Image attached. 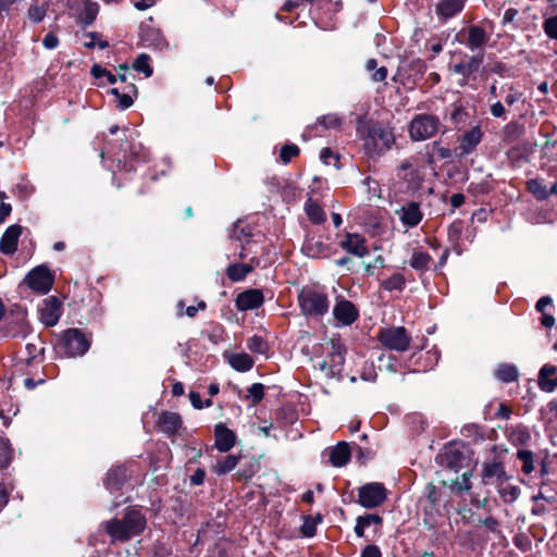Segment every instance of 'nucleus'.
Segmentation results:
<instances>
[{"mask_svg":"<svg viewBox=\"0 0 557 557\" xmlns=\"http://www.w3.org/2000/svg\"><path fill=\"white\" fill-rule=\"evenodd\" d=\"M147 525L145 515L136 507H127L123 518H113L104 523L107 534L112 542H127L140 535Z\"/></svg>","mask_w":557,"mask_h":557,"instance_id":"f257e3e1","label":"nucleus"},{"mask_svg":"<svg viewBox=\"0 0 557 557\" xmlns=\"http://www.w3.org/2000/svg\"><path fill=\"white\" fill-rule=\"evenodd\" d=\"M363 140V150L369 158H376L387 152L395 144V135L391 127L382 123H372L367 126Z\"/></svg>","mask_w":557,"mask_h":557,"instance_id":"f03ea898","label":"nucleus"},{"mask_svg":"<svg viewBox=\"0 0 557 557\" xmlns=\"http://www.w3.org/2000/svg\"><path fill=\"white\" fill-rule=\"evenodd\" d=\"M54 347L63 357H81L90 348V339L82 330L69 329L60 335Z\"/></svg>","mask_w":557,"mask_h":557,"instance_id":"7ed1b4c3","label":"nucleus"},{"mask_svg":"<svg viewBox=\"0 0 557 557\" xmlns=\"http://www.w3.org/2000/svg\"><path fill=\"white\" fill-rule=\"evenodd\" d=\"M301 312L309 318H322L327 313L330 301L326 293L313 287H305L298 295Z\"/></svg>","mask_w":557,"mask_h":557,"instance_id":"20e7f679","label":"nucleus"},{"mask_svg":"<svg viewBox=\"0 0 557 557\" xmlns=\"http://www.w3.org/2000/svg\"><path fill=\"white\" fill-rule=\"evenodd\" d=\"M327 358L329 361H323L320 364V370L325 373L326 379H339L347 348L339 335H333L327 342Z\"/></svg>","mask_w":557,"mask_h":557,"instance_id":"39448f33","label":"nucleus"},{"mask_svg":"<svg viewBox=\"0 0 557 557\" xmlns=\"http://www.w3.org/2000/svg\"><path fill=\"white\" fill-rule=\"evenodd\" d=\"M376 338L384 348L397 352L407 351L411 344V335L404 326L381 327Z\"/></svg>","mask_w":557,"mask_h":557,"instance_id":"423d86ee","label":"nucleus"},{"mask_svg":"<svg viewBox=\"0 0 557 557\" xmlns=\"http://www.w3.org/2000/svg\"><path fill=\"white\" fill-rule=\"evenodd\" d=\"M440 127V120L432 114H417L409 124V136L414 141H422L433 137Z\"/></svg>","mask_w":557,"mask_h":557,"instance_id":"0eeeda50","label":"nucleus"},{"mask_svg":"<svg viewBox=\"0 0 557 557\" xmlns=\"http://www.w3.org/2000/svg\"><path fill=\"white\" fill-rule=\"evenodd\" d=\"M387 499V488L381 482H369L358 487V504L366 509L380 507Z\"/></svg>","mask_w":557,"mask_h":557,"instance_id":"6e6552de","label":"nucleus"},{"mask_svg":"<svg viewBox=\"0 0 557 557\" xmlns=\"http://www.w3.org/2000/svg\"><path fill=\"white\" fill-rule=\"evenodd\" d=\"M465 446L457 442H450L444 449L437 455V462L447 469L459 471L463 467L466 461Z\"/></svg>","mask_w":557,"mask_h":557,"instance_id":"1a4fd4ad","label":"nucleus"},{"mask_svg":"<svg viewBox=\"0 0 557 557\" xmlns=\"http://www.w3.org/2000/svg\"><path fill=\"white\" fill-rule=\"evenodd\" d=\"M28 287L36 293L47 294L53 286L54 276L46 265L34 268L25 278Z\"/></svg>","mask_w":557,"mask_h":557,"instance_id":"9d476101","label":"nucleus"},{"mask_svg":"<svg viewBox=\"0 0 557 557\" xmlns=\"http://www.w3.org/2000/svg\"><path fill=\"white\" fill-rule=\"evenodd\" d=\"M505 479H509L505 471L504 462L497 459L485 461L482 465L481 480L484 485H497Z\"/></svg>","mask_w":557,"mask_h":557,"instance_id":"9b49d317","label":"nucleus"},{"mask_svg":"<svg viewBox=\"0 0 557 557\" xmlns=\"http://www.w3.org/2000/svg\"><path fill=\"white\" fill-rule=\"evenodd\" d=\"M131 473L125 465H116L111 467L103 479L104 487L111 492H119L129 480Z\"/></svg>","mask_w":557,"mask_h":557,"instance_id":"f8f14e48","label":"nucleus"},{"mask_svg":"<svg viewBox=\"0 0 557 557\" xmlns=\"http://www.w3.org/2000/svg\"><path fill=\"white\" fill-rule=\"evenodd\" d=\"M333 315L341 326L351 325L359 318V310L349 300L337 299L334 308Z\"/></svg>","mask_w":557,"mask_h":557,"instance_id":"ddd939ff","label":"nucleus"},{"mask_svg":"<svg viewBox=\"0 0 557 557\" xmlns=\"http://www.w3.org/2000/svg\"><path fill=\"white\" fill-rule=\"evenodd\" d=\"M483 132L480 126H473L469 131L465 132L460 138V144L456 148V156L463 158L472 153L478 145L482 141Z\"/></svg>","mask_w":557,"mask_h":557,"instance_id":"4468645a","label":"nucleus"},{"mask_svg":"<svg viewBox=\"0 0 557 557\" xmlns=\"http://www.w3.org/2000/svg\"><path fill=\"white\" fill-rule=\"evenodd\" d=\"M40 320L47 326H54L62 314L61 302L55 296H49L39 309Z\"/></svg>","mask_w":557,"mask_h":557,"instance_id":"2eb2a0df","label":"nucleus"},{"mask_svg":"<svg viewBox=\"0 0 557 557\" xmlns=\"http://www.w3.org/2000/svg\"><path fill=\"white\" fill-rule=\"evenodd\" d=\"M183 425L182 417L177 412L162 411L157 420V428L168 436L178 433Z\"/></svg>","mask_w":557,"mask_h":557,"instance_id":"dca6fc26","label":"nucleus"},{"mask_svg":"<svg viewBox=\"0 0 557 557\" xmlns=\"http://www.w3.org/2000/svg\"><path fill=\"white\" fill-rule=\"evenodd\" d=\"M236 443V434L224 423H218L214 426V445L221 453L230 451Z\"/></svg>","mask_w":557,"mask_h":557,"instance_id":"f3484780","label":"nucleus"},{"mask_svg":"<svg viewBox=\"0 0 557 557\" xmlns=\"http://www.w3.org/2000/svg\"><path fill=\"white\" fill-rule=\"evenodd\" d=\"M339 246L356 257L362 258L369 255V249L366 244V239L363 236L359 234L347 233L339 243Z\"/></svg>","mask_w":557,"mask_h":557,"instance_id":"a211bd4d","label":"nucleus"},{"mask_svg":"<svg viewBox=\"0 0 557 557\" xmlns=\"http://www.w3.org/2000/svg\"><path fill=\"white\" fill-rule=\"evenodd\" d=\"M21 235V225L13 224L9 226L0 239V251L4 255H13L17 249V242Z\"/></svg>","mask_w":557,"mask_h":557,"instance_id":"6ab92c4d","label":"nucleus"},{"mask_svg":"<svg viewBox=\"0 0 557 557\" xmlns=\"http://www.w3.org/2000/svg\"><path fill=\"white\" fill-rule=\"evenodd\" d=\"M407 286V280L401 272H393L391 275L379 280V287L396 297L401 294Z\"/></svg>","mask_w":557,"mask_h":557,"instance_id":"aec40b11","label":"nucleus"},{"mask_svg":"<svg viewBox=\"0 0 557 557\" xmlns=\"http://www.w3.org/2000/svg\"><path fill=\"white\" fill-rule=\"evenodd\" d=\"M264 301V297L259 289H249L238 295L236 306L242 311L259 308Z\"/></svg>","mask_w":557,"mask_h":557,"instance_id":"412c9836","label":"nucleus"},{"mask_svg":"<svg viewBox=\"0 0 557 557\" xmlns=\"http://www.w3.org/2000/svg\"><path fill=\"white\" fill-rule=\"evenodd\" d=\"M490 40V35L485 29L479 25H471L468 28L467 40L465 41L466 47L471 50H482Z\"/></svg>","mask_w":557,"mask_h":557,"instance_id":"4be33fe9","label":"nucleus"},{"mask_svg":"<svg viewBox=\"0 0 557 557\" xmlns=\"http://www.w3.org/2000/svg\"><path fill=\"white\" fill-rule=\"evenodd\" d=\"M401 223L407 227H416L423 218L418 202L411 201L397 211Z\"/></svg>","mask_w":557,"mask_h":557,"instance_id":"5701e85b","label":"nucleus"},{"mask_svg":"<svg viewBox=\"0 0 557 557\" xmlns=\"http://www.w3.org/2000/svg\"><path fill=\"white\" fill-rule=\"evenodd\" d=\"M351 458V449L347 442H338L330 448L329 459L333 467L341 468L346 466Z\"/></svg>","mask_w":557,"mask_h":557,"instance_id":"b1692460","label":"nucleus"},{"mask_svg":"<svg viewBox=\"0 0 557 557\" xmlns=\"http://www.w3.org/2000/svg\"><path fill=\"white\" fill-rule=\"evenodd\" d=\"M483 61V55H472L468 62H460L453 65V71L456 74H460L463 77V82L461 85H466L468 78L475 72H478L481 63Z\"/></svg>","mask_w":557,"mask_h":557,"instance_id":"393cba45","label":"nucleus"},{"mask_svg":"<svg viewBox=\"0 0 557 557\" xmlns=\"http://www.w3.org/2000/svg\"><path fill=\"white\" fill-rule=\"evenodd\" d=\"M466 0H442L436 5V14L444 18H450L460 13Z\"/></svg>","mask_w":557,"mask_h":557,"instance_id":"a878e982","label":"nucleus"},{"mask_svg":"<svg viewBox=\"0 0 557 557\" xmlns=\"http://www.w3.org/2000/svg\"><path fill=\"white\" fill-rule=\"evenodd\" d=\"M127 132H128V129L125 128L124 137L126 140L127 148H124V147L122 148V150L124 151V154H123V159L117 158L119 163H121L122 161L124 163H127L132 160L145 161L147 159V152L144 150V148L140 145H135V144L128 143V138L131 136L126 135Z\"/></svg>","mask_w":557,"mask_h":557,"instance_id":"bb28decb","label":"nucleus"},{"mask_svg":"<svg viewBox=\"0 0 557 557\" xmlns=\"http://www.w3.org/2000/svg\"><path fill=\"white\" fill-rule=\"evenodd\" d=\"M259 261L256 258L250 260V263H233L227 267L226 274L232 282H239L246 277L248 273L253 270L255 265H258Z\"/></svg>","mask_w":557,"mask_h":557,"instance_id":"cd10ccee","label":"nucleus"},{"mask_svg":"<svg viewBox=\"0 0 557 557\" xmlns=\"http://www.w3.org/2000/svg\"><path fill=\"white\" fill-rule=\"evenodd\" d=\"M432 260V257L426 251L413 249L409 260V265L414 271L423 274L429 271Z\"/></svg>","mask_w":557,"mask_h":557,"instance_id":"c85d7f7f","label":"nucleus"},{"mask_svg":"<svg viewBox=\"0 0 557 557\" xmlns=\"http://www.w3.org/2000/svg\"><path fill=\"white\" fill-rule=\"evenodd\" d=\"M525 128L523 124L518 121H510L502 129V140L505 144H512L522 137Z\"/></svg>","mask_w":557,"mask_h":557,"instance_id":"c756f323","label":"nucleus"},{"mask_svg":"<svg viewBox=\"0 0 557 557\" xmlns=\"http://www.w3.org/2000/svg\"><path fill=\"white\" fill-rule=\"evenodd\" d=\"M224 357L227 359L230 366L237 371H248L253 364L252 358L246 352H225Z\"/></svg>","mask_w":557,"mask_h":557,"instance_id":"7c9ffc66","label":"nucleus"},{"mask_svg":"<svg viewBox=\"0 0 557 557\" xmlns=\"http://www.w3.org/2000/svg\"><path fill=\"white\" fill-rule=\"evenodd\" d=\"M508 480L509 479H505L496 485L499 497L505 504L516 502L520 495L519 486L510 484Z\"/></svg>","mask_w":557,"mask_h":557,"instance_id":"2f4dec72","label":"nucleus"},{"mask_svg":"<svg viewBox=\"0 0 557 557\" xmlns=\"http://www.w3.org/2000/svg\"><path fill=\"white\" fill-rule=\"evenodd\" d=\"M305 211L308 219L313 224H321L326 220L325 212L323 208L318 203L317 200L309 197L305 202Z\"/></svg>","mask_w":557,"mask_h":557,"instance_id":"473e14b6","label":"nucleus"},{"mask_svg":"<svg viewBox=\"0 0 557 557\" xmlns=\"http://www.w3.org/2000/svg\"><path fill=\"white\" fill-rule=\"evenodd\" d=\"M495 379L504 383H512L519 380V371L515 364L500 363L494 374Z\"/></svg>","mask_w":557,"mask_h":557,"instance_id":"72a5a7b5","label":"nucleus"},{"mask_svg":"<svg viewBox=\"0 0 557 557\" xmlns=\"http://www.w3.org/2000/svg\"><path fill=\"white\" fill-rule=\"evenodd\" d=\"M83 11L79 14V20L84 25H91L99 13V4L92 0H82Z\"/></svg>","mask_w":557,"mask_h":557,"instance_id":"f704fd0d","label":"nucleus"},{"mask_svg":"<svg viewBox=\"0 0 557 557\" xmlns=\"http://www.w3.org/2000/svg\"><path fill=\"white\" fill-rule=\"evenodd\" d=\"M322 515L318 512L315 516H304V522L300 527V533L304 537H313L317 534V525L322 522Z\"/></svg>","mask_w":557,"mask_h":557,"instance_id":"c9c22d12","label":"nucleus"},{"mask_svg":"<svg viewBox=\"0 0 557 557\" xmlns=\"http://www.w3.org/2000/svg\"><path fill=\"white\" fill-rule=\"evenodd\" d=\"M509 440L515 446H528L532 436L525 425H518L511 430Z\"/></svg>","mask_w":557,"mask_h":557,"instance_id":"e433bc0d","label":"nucleus"},{"mask_svg":"<svg viewBox=\"0 0 557 557\" xmlns=\"http://www.w3.org/2000/svg\"><path fill=\"white\" fill-rule=\"evenodd\" d=\"M14 457V449L8 438L0 436V471L9 468Z\"/></svg>","mask_w":557,"mask_h":557,"instance_id":"4c0bfd02","label":"nucleus"},{"mask_svg":"<svg viewBox=\"0 0 557 557\" xmlns=\"http://www.w3.org/2000/svg\"><path fill=\"white\" fill-rule=\"evenodd\" d=\"M238 461V456L227 455L223 459L216 461V463L213 466V472L218 475H225L235 469Z\"/></svg>","mask_w":557,"mask_h":557,"instance_id":"58836bf2","label":"nucleus"},{"mask_svg":"<svg viewBox=\"0 0 557 557\" xmlns=\"http://www.w3.org/2000/svg\"><path fill=\"white\" fill-rule=\"evenodd\" d=\"M517 458L521 461V471L524 474H531L535 470V456L529 449H518Z\"/></svg>","mask_w":557,"mask_h":557,"instance_id":"ea45409f","label":"nucleus"},{"mask_svg":"<svg viewBox=\"0 0 557 557\" xmlns=\"http://www.w3.org/2000/svg\"><path fill=\"white\" fill-rule=\"evenodd\" d=\"M137 96V88L134 84L129 83L124 91L116 98L117 107L121 110H126L134 103V97Z\"/></svg>","mask_w":557,"mask_h":557,"instance_id":"a19ab883","label":"nucleus"},{"mask_svg":"<svg viewBox=\"0 0 557 557\" xmlns=\"http://www.w3.org/2000/svg\"><path fill=\"white\" fill-rule=\"evenodd\" d=\"M527 189L537 199L546 200L549 197L546 186L539 178H532L527 182Z\"/></svg>","mask_w":557,"mask_h":557,"instance_id":"79ce46f5","label":"nucleus"},{"mask_svg":"<svg viewBox=\"0 0 557 557\" xmlns=\"http://www.w3.org/2000/svg\"><path fill=\"white\" fill-rule=\"evenodd\" d=\"M247 347L253 354H259V355H262V356H268L269 344L260 335H253L250 338H248Z\"/></svg>","mask_w":557,"mask_h":557,"instance_id":"37998d69","label":"nucleus"},{"mask_svg":"<svg viewBox=\"0 0 557 557\" xmlns=\"http://www.w3.org/2000/svg\"><path fill=\"white\" fill-rule=\"evenodd\" d=\"M341 125V119L334 114H327L318 120L317 124L312 126L311 132H315L314 135H321L319 127L324 129L337 128Z\"/></svg>","mask_w":557,"mask_h":557,"instance_id":"c03bdc74","label":"nucleus"},{"mask_svg":"<svg viewBox=\"0 0 557 557\" xmlns=\"http://www.w3.org/2000/svg\"><path fill=\"white\" fill-rule=\"evenodd\" d=\"M133 69L139 73L145 74L146 77H150L153 70L150 65V57L147 53H140L133 63Z\"/></svg>","mask_w":557,"mask_h":557,"instance_id":"a18cd8bd","label":"nucleus"},{"mask_svg":"<svg viewBox=\"0 0 557 557\" xmlns=\"http://www.w3.org/2000/svg\"><path fill=\"white\" fill-rule=\"evenodd\" d=\"M398 174L405 181L413 183L418 178V169L410 161L406 160L398 166Z\"/></svg>","mask_w":557,"mask_h":557,"instance_id":"49530a36","label":"nucleus"},{"mask_svg":"<svg viewBox=\"0 0 557 557\" xmlns=\"http://www.w3.org/2000/svg\"><path fill=\"white\" fill-rule=\"evenodd\" d=\"M472 476L470 471H466L461 474V480L458 479L451 480L450 490L456 493L460 494L462 492L469 491L471 488V482L470 478Z\"/></svg>","mask_w":557,"mask_h":557,"instance_id":"de8ad7c7","label":"nucleus"},{"mask_svg":"<svg viewBox=\"0 0 557 557\" xmlns=\"http://www.w3.org/2000/svg\"><path fill=\"white\" fill-rule=\"evenodd\" d=\"M250 236H251V230H250L249 225L242 221H238L234 224L232 233L230 235V238L242 242L246 238H249Z\"/></svg>","mask_w":557,"mask_h":557,"instance_id":"09e8293b","label":"nucleus"},{"mask_svg":"<svg viewBox=\"0 0 557 557\" xmlns=\"http://www.w3.org/2000/svg\"><path fill=\"white\" fill-rule=\"evenodd\" d=\"M512 542H513L515 546L523 553H527V552L531 550V548H532V541H531L530 536L528 534H525L524 532L517 533L513 536Z\"/></svg>","mask_w":557,"mask_h":557,"instance_id":"8fccbe9b","label":"nucleus"},{"mask_svg":"<svg viewBox=\"0 0 557 557\" xmlns=\"http://www.w3.org/2000/svg\"><path fill=\"white\" fill-rule=\"evenodd\" d=\"M480 523L486 528L487 531L496 534L498 537H502L504 540L505 536L503 534V531L500 530V522L493 516H488L483 520H480Z\"/></svg>","mask_w":557,"mask_h":557,"instance_id":"3c124183","label":"nucleus"},{"mask_svg":"<svg viewBox=\"0 0 557 557\" xmlns=\"http://www.w3.org/2000/svg\"><path fill=\"white\" fill-rule=\"evenodd\" d=\"M556 367L545 364L541 368L537 383H557V377L550 379L556 373Z\"/></svg>","mask_w":557,"mask_h":557,"instance_id":"603ef678","label":"nucleus"},{"mask_svg":"<svg viewBox=\"0 0 557 557\" xmlns=\"http://www.w3.org/2000/svg\"><path fill=\"white\" fill-rule=\"evenodd\" d=\"M265 385H250L248 388V395L246 396L251 400V405H258L264 397Z\"/></svg>","mask_w":557,"mask_h":557,"instance_id":"864d4df0","label":"nucleus"},{"mask_svg":"<svg viewBox=\"0 0 557 557\" xmlns=\"http://www.w3.org/2000/svg\"><path fill=\"white\" fill-rule=\"evenodd\" d=\"M299 148L294 144L284 145L281 148L280 158L283 163H288L293 158L298 156Z\"/></svg>","mask_w":557,"mask_h":557,"instance_id":"5fc2aeb1","label":"nucleus"},{"mask_svg":"<svg viewBox=\"0 0 557 557\" xmlns=\"http://www.w3.org/2000/svg\"><path fill=\"white\" fill-rule=\"evenodd\" d=\"M433 157H437L441 160L449 159L453 157L451 150L449 148L441 146L438 141L432 143V154L430 156V161Z\"/></svg>","mask_w":557,"mask_h":557,"instance_id":"6e6d98bb","label":"nucleus"},{"mask_svg":"<svg viewBox=\"0 0 557 557\" xmlns=\"http://www.w3.org/2000/svg\"><path fill=\"white\" fill-rule=\"evenodd\" d=\"M461 434L466 437H473L474 440H476V438L482 440L484 437L482 429L480 428V425H478L475 423L466 424L461 429Z\"/></svg>","mask_w":557,"mask_h":557,"instance_id":"4d7b16f0","label":"nucleus"},{"mask_svg":"<svg viewBox=\"0 0 557 557\" xmlns=\"http://www.w3.org/2000/svg\"><path fill=\"white\" fill-rule=\"evenodd\" d=\"M47 10L45 7L32 4L28 9V17L34 23L41 22L46 16Z\"/></svg>","mask_w":557,"mask_h":557,"instance_id":"13d9d810","label":"nucleus"},{"mask_svg":"<svg viewBox=\"0 0 557 557\" xmlns=\"http://www.w3.org/2000/svg\"><path fill=\"white\" fill-rule=\"evenodd\" d=\"M543 29L549 38L557 40V15L546 18Z\"/></svg>","mask_w":557,"mask_h":557,"instance_id":"bf43d9fd","label":"nucleus"},{"mask_svg":"<svg viewBox=\"0 0 557 557\" xmlns=\"http://www.w3.org/2000/svg\"><path fill=\"white\" fill-rule=\"evenodd\" d=\"M224 329L222 325H213L208 333V338L213 344H219L224 341Z\"/></svg>","mask_w":557,"mask_h":557,"instance_id":"052dcab7","label":"nucleus"},{"mask_svg":"<svg viewBox=\"0 0 557 557\" xmlns=\"http://www.w3.org/2000/svg\"><path fill=\"white\" fill-rule=\"evenodd\" d=\"M189 399L191 401V405L196 409H202L203 407H210L212 405L211 398H208L205 401H202L200 394L194 391H190Z\"/></svg>","mask_w":557,"mask_h":557,"instance_id":"680f3d73","label":"nucleus"},{"mask_svg":"<svg viewBox=\"0 0 557 557\" xmlns=\"http://www.w3.org/2000/svg\"><path fill=\"white\" fill-rule=\"evenodd\" d=\"M362 523L369 528L372 524L381 527L383 524V517L377 513H366L363 516H359Z\"/></svg>","mask_w":557,"mask_h":557,"instance_id":"e2e57ef3","label":"nucleus"},{"mask_svg":"<svg viewBox=\"0 0 557 557\" xmlns=\"http://www.w3.org/2000/svg\"><path fill=\"white\" fill-rule=\"evenodd\" d=\"M338 159V154L333 152L330 148H323L320 152V160L326 165L332 164L333 161L337 162Z\"/></svg>","mask_w":557,"mask_h":557,"instance_id":"0e129e2a","label":"nucleus"},{"mask_svg":"<svg viewBox=\"0 0 557 557\" xmlns=\"http://www.w3.org/2000/svg\"><path fill=\"white\" fill-rule=\"evenodd\" d=\"M363 185L367 186L368 193L373 197H380V185L371 176H367L363 180Z\"/></svg>","mask_w":557,"mask_h":557,"instance_id":"69168bd1","label":"nucleus"},{"mask_svg":"<svg viewBox=\"0 0 557 557\" xmlns=\"http://www.w3.org/2000/svg\"><path fill=\"white\" fill-rule=\"evenodd\" d=\"M360 557H382V552L377 545L368 544L361 549Z\"/></svg>","mask_w":557,"mask_h":557,"instance_id":"338daca9","label":"nucleus"},{"mask_svg":"<svg viewBox=\"0 0 557 557\" xmlns=\"http://www.w3.org/2000/svg\"><path fill=\"white\" fill-rule=\"evenodd\" d=\"M206 479V470L203 468H198L191 475H190V484L195 486L202 485Z\"/></svg>","mask_w":557,"mask_h":557,"instance_id":"774afa93","label":"nucleus"}]
</instances>
